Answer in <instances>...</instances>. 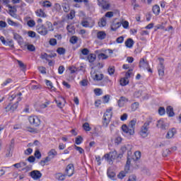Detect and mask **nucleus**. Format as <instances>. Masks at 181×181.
<instances>
[{
	"label": "nucleus",
	"mask_w": 181,
	"mask_h": 181,
	"mask_svg": "<svg viewBox=\"0 0 181 181\" xmlns=\"http://www.w3.org/2000/svg\"><path fill=\"white\" fill-rule=\"evenodd\" d=\"M166 113L168 114V117H174L175 112H173V107L172 106H168L166 108Z\"/></svg>",
	"instance_id": "obj_17"
},
{
	"label": "nucleus",
	"mask_w": 181,
	"mask_h": 181,
	"mask_svg": "<svg viewBox=\"0 0 181 181\" xmlns=\"http://www.w3.org/2000/svg\"><path fill=\"white\" fill-rule=\"evenodd\" d=\"M175 134H176V129L173 128L171 130H169L166 134L167 139H170V138H173V136H175Z\"/></svg>",
	"instance_id": "obj_13"
},
{
	"label": "nucleus",
	"mask_w": 181,
	"mask_h": 181,
	"mask_svg": "<svg viewBox=\"0 0 181 181\" xmlns=\"http://www.w3.org/2000/svg\"><path fill=\"white\" fill-rule=\"evenodd\" d=\"M28 120L33 127H39L40 125V119L37 116H30Z\"/></svg>",
	"instance_id": "obj_4"
},
{
	"label": "nucleus",
	"mask_w": 181,
	"mask_h": 181,
	"mask_svg": "<svg viewBox=\"0 0 181 181\" xmlns=\"http://www.w3.org/2000/svg\"><path fill=\"white\" fill-rule=\"evenodd\" d=\"M158 60L160 63L158 66V70H165V65H163L165 59L163 58H158Z\"/></svg>",
	"instance_id": "obj_21"
},
{
	"label": "nucleus",
	"mask_w": 181,
	"mask_h": 181,
	"mask_svg": "<svg viewBox=\"0 0 181 181\" xmlns=\"http://www.w3.org/2000/svg\"><path fill=\"white\" fill-rule=\"evenodd\" d=\"M139 67L140 69H146V70H148V69H149V62L144 58H141L139 61Z\"/></svg>",
	"instance_id": "obj_9"
},
{
	"label": "nucleus",
	"mask_w": 181,
	"mask_h": 181,
	"mask_svg": "<svg viewBox=\"0 0 181 181\" xmlns=\"http://www.w3.org/2000/svg\"><path fill=\"white\" fill-rule=\"evenodd\" d=\"M149 125H151V121H147L141 127L139 132L141 138H147L149 134H151V132L149 131Z\"/></svg>",
	"instance_id": "obj_2"
},
{
	"label": "nucleus",
	"mask_w": 181,
	"mask_h": 181,
	"mask_svg": "<svg viewBox=\"0 0 181 181\" xmlns=\"http://www.w3.org/2000/svg\"><path fill=\"white\" fill-rule=\"evenodd\" d=\"M129 80H128V78H122L120 79V86H122V87H125V86L129 84Z\"/></svg>",
	"instance_id": "obj_25"
},
{
	"label": "nucleus",
	"mask_w": 181,
	"mask_h": 181,
	"mask_svg": "<svg viewBox=\"0 0 181 181\" xmlns=\"http://www.w3.org/2000/svg\"><path fill=\"white\" fill-rule=\"evenodd\" d=\"M74 148L76 151H78V152H79V153H84V149H83V148L77 146L76 145L74 146Z\"/></svg>",
	"instance_id": "obj_51"
},
{
	"label": "nucleus",
	"mask_w": 181,
	"mask_h": 181,
	"mask_svg": "<svg viewBox=\"0 0 181 181\" xmlns=\"http://www.w3.org/2000/svg\"><path fill=\"white\" fill-rule=\"evenodd\" d=\"M119 28H121V23H113L111 25V30L115 32L117 31V29H119Z\"/></svg>",
	"instance_id": "obj_20"
},
{
	"label": "nucleus",
	"mask_w": 181,
	"mask_h": 181,
	"mask_svg": "<svg viewBox=\"0 0 181 181\" xmlns=\"http://www.w3.org/2000/svg\"><path fill=\"white\" fill-rule=\"evenodd\" d=\"M157 127H158V128H160L161 129H166V125L163 120L158 121Z\"/></svg>",
	"instance_id": "obj_28"
},
{
	"label": "nucleus",
	"mask_w": 181,
	"mask_h": 181,
	"mask_svg": "<svg viewBox=\"0 0 181 181\" xmlns=\"http://www.w3.org/2000/svg\"><path fill=\"white\" fill-rule=\"evenodd\" d=\"M52 159H53V157L48 155V156H47L44 160H40V165H41V166H45L46 163H47V162H50Z\"/></svg>",
	"instance_id": "obj_15"
},
{
	"label": "nucleus",
	"mask_w": 181,
	"mask_h": 181,
	"mask_svg": "<svg viewBox=\"0 0 181 181\" xmlns=\"http://www.w3.org/2000/svg\"><path fill=\"white\" fill-rule=\"evenodd\" d=\"M66 175H63L59 173L56 174V179H57V180L63 181L66 179Z\"/></svg>",
	"instance_id": "obj_27"
},
{
	"label": "nucleus",
	"mask_w": 181,
	"mask_h": 181,
	"mask_svg": "<svg viewBox=\"0 0 181 181\" xmlns=\"http://www.w3.org/2000/svg\"><path fill=\"white\" fill-rule=\"evenodd\" d=\"M110 122L111 120H110L108 118L103 117V127L107 128V127H108V124H110Z\"/></svg>",
	"instance_id": "obj_32"
},
{
	"label": "nucleus",
	"mask_w": 181,
	"mask_h": 181,
	"mask_svg": "<svg viewBox=\"0 0 181 181\" xmlns=\"http://www.w3.org/2000/svg\"><path fill=\"white\" fill-rule=\"evenodd\" d=\"M69 42L72 45H76V43H77V42H78V37H77V36H76V35H74V36L71 37Z\"/></svg>",
	"instance_id": "obj_31"
},
{
	"label": "nucleus",
	"mask_w": 181,
	"mask_h": 181,
	"mask_svg": "<svg viewBox=\"0 0 181 181\" xmlns=\"http://www.w3.org/2000/svg\"><path fill=\"white\" fill-rule=\"evenodd\" d=\"M17 63L18 64L19 67H21V69H26V65L25 64H23V62H22V61L20 60H17Z\"/></svg>",
	"instance_id": "obj_52"
},
{
	"label": "nucleus",
	"mask_w": 181,
	"mask_h": 181,
	"mask_svg": "<svg viewBox=\"0 0 181 181\" xmlns=\"http://www.w3.org/2000/svg\"><path fill=\"white\" fill-rule=\"evenodd\" d=\"M136 124V119H134L130 121L129 126L127 124H123L122 126V129L124 134L127 135H134L135 134V125Z\"/></svg>",
	"instance_id": "obj_1"
},
{
	"label": "nucleus",
	"mask_w": 181,
	"mask_h": 181,
	"mask_svg": "<svg viewBox=\"0 0 181 181\" xmlns=\"http://www.w3.org/2000/svg\"><path fill=\"white\" fill-rule=\"evenodd\" d=\"M35 13H36L37 16H38L39 18H46V16H47L46 13H45V11H43V10H42V8L37 10L35 11Z\"/></svg>",
	"instance_id": "obj_14"
},
{
	"label": "nucleus",
	"mask_w": 181,
	"mask_h": 181,
	"mask_svg": "<svg viewBox=\"0 0 181 181\" xmlns=\"http://www.w3.org/2000/svg\"><path fill=\"white\" fill-rule=\"evenodd\" d=\"M98 59H101L102 60H105L108 59V57L107 56V54L104 53H100L98 54Z\"/></svg>",
	"instance_id": "obj_47"
},
{
	"label": "nucleus",
	"mask_w": 181,
	"mask_h": 181,
	"mask_svg": "<svg viewBox=\"0 0 181 181\" xmlns=\"http://www.w3.org/2000/svg\"><path fill=\"white\" fill-rule=\"evenodd\" d=\"M12 78H7L6 81H4V83L1 84L3 87H5V86H8V84H11L12 83Z\"/></svg>",
	"instance_id": "obj_43"
},
{
	"label": "nucleus",
	"mask_w": 181,
	"mask_h": 181,
	"mask_svg": "<svg viewBox=\"0 0 181 181\" xmlns=\"http://www.w3.org/2000/svg\"><path fill=\"white\" fill-rule=\"evenodd\" d=\"M6 156V158H11V156H12V149L11 148L7 149Z\"/></svg>",
	"instance_id": "obj_59"
},
{
	"label": "nucleus",
	"mask_w": 181,
	"mask_h": 181,
	"mask_svg": "<svg viewBox=\"0 0 181 181\" xmlns=\"http://www.w3.org/2000/svg\"><path fill=\"white\" fill-rule=\"evenodd\" d=\"M152 11L155 15L158 16L160 13V7L158 4H156L153 6Z\"/></svg>",
	"instance_id": "obj_19"
},
{
	"label": "nucleus",
	"mask_w": 181,
	"mask_h": 181,
	"mask_svg": "<svg viewBox=\"0 0 181 181\" xmlns=\"http://www.w3.org/2000/svg\"><path fill=\"white\" fill-rule=\"evenodd\" d=\"M94 93L95 95H101V94H103V91H101V89L100 88L94 89Z\"/></svg>",
	"instance_id": "obj_56"
},
{
	"label": "nucleus",
	"mask_w": 181,
	"mask_h": 181,
	"mask_svg": "<svg viewBox=\"0 0 181 181\" xmlns=\"http://www.w3.org/2000/svg\"><path fill=\"white\" fill-rule=\"evenodd\" d=\"M107 73H109V74L110 76H112V74H114V73H115V66H110L107 69Z\"/></svg>",
	"instance_id": "obj_39"
},
{
	"label": "nucleus",
	"mask_w": 181,
	"mask_h": 181,
	"mask_svg": "<svg viewBox=\"0 0 181 181\" xmlns=\"http://www.w3.org/2000/svg\"><path fill=\"white\" fill-rule=\"evenodd\" d=\"M42 6L44 8H51L52 4L49 1H45L42 2Z\"/></svg>",
	"instance_id": "obj_36"
},
{
	"label": "nucleus",
	"mask_w": 181,
	"mask_h": 181,
	"mask_svg": "<svg viewBox=\"0 0 181 181\" xmlns=\"http://www.w3.org/2000/svg\"><path fill=\"white\" fill-rule=\"evenodd\" d=\"M25 46H27V49L29 52H35L36 50V47H35V45L32 44L27 45Z\"/></svg>",
	"instance_id": "obj_35"
},
{
	"label": "nucleus",
	"mask_w": 181,
	"mask_h": 181,
	"mask_svg": "<svg viewBox=\"0 0 181 181\" xmlns=\"http://www.w3.org/2000/svg\"><path fill=\"white\" fill-rule=\"evenodd\" d=\"M117 151H110L109 153L105 154L103 158H105V159L110 163V162H112V160L117 159Z\"/></svg>",
	"instance_id": "obj_3"
},
{
	"label": "nucleus",
	"mask_w": 181,
	"mask_h": 181,
	"mask_svg": "<svg viewBox=\"0 0 181 181\" xmlns=\"http://www.w3.org/2000/svg\"><path fill=\"white\" fill-rule=\"evenodd\" d=\"M13 39L18 42L20 46H22V45H23V38L22 37V36H21L19 34L16 33H13Z\"/></svg>",
	"instance_id": "obj_10"
},
{
	"label": "nucleus",
	"mask_w": 181,
	"mask_h": 181,
	"mask_svg": "<svg viewBox=\"0 0 181 181\" xmlns=\"http://www.w3.org/2000/svg\"><path fill=\"white\" fill-rule=\"evenodd\" d=\"M57 52L58 54H64L66 53V49H64L63 47H59L57 49Z\"/></svg>",
	"instance_id": "obj_40"
},
{
	"label": "nucleus",
	"mask_w": 181,
	"mask_h": 181,
	"mask_svg": "<svg viewBox=\"0 0 181 181\" xmlns=\"http://www.w3.org/2000/svg\"><path fill=\"white\" fill-rule=\"evenodd\" d=\"M105 16L106 18H112L114 16V12L112 11H108L105 13Z\"/></svg>",
	"instance_id": "obj_62"
},
{
	"label": "nucleus",
	"mask_w": 181,
	"mask_h": 181,
	"mask_svg": "<svg viewBox=\"0 0 181 181\" xmlns=\"http://www.w3.org/2000/svg\"><path fill=\"white\" fill-rule=\"evenodd\" d=\"M116 42H117V43H123L124 42V37L120 36V37H117L116 40Z\"/></svg>",
	"instance_id": "obj_64"
},
{
	"label": "nucleus",
	"mask_w": 181,
	"mask_h": 181,
	"mask_svg": "<svg viewBox=\"0 0 181 181\" xmlns=\"http://www.w3.org/2000/svg\"><path fill=\"white\" fill-rule=\"evenodd\" d=\"M36 30L37 33L42 35V36H46L47 35V28L43 24H38L36 26Z\"/></svg>",
	"instance_id": "obj_5"
},
{
	"label": "nucleus",
	"mask_w": 181,
	"mask_h": 181,
	"mask_svg": "<svg viewBox=\"0 0 181 181\" xmlns=\"http://www.w3.org/2000/svg\"><path fill=\"white\" fill-rule=\"evenodd\" d=\"M27 24H28V26H29V28H33V26L36 25V23L33 20H30L28 21Z\"/></svg>",
	"instance_id": "obj_48"
},
{
	"label": "nucleus",
	"mask_w": 181,
	"mask_h": 181,
	"mask_svg": "<svg viewBox=\"0 0 181 181\" xmlns=\"http://www.w3.org/2000/svg\"><path fill=\"white\" fill-rule=\"evenodd\" d=\"M50 104V101H47L40 105V108L45 109L47 108V106Z\"/></svg>",
	"instance_id": "obj_50"
},
{
	"label": "nucleus",
	"mask_w": 181,
	"mask_h": 181,
	"mask_svg": "<svg viewBox=\"0 0 181 181\" xmlns=\"http://www.w3.org/2000/svg\"><path fill=\"white\" fill-rule=\"evenodd\" d=\"M49 45L51 46H56V45H57V40H56V38H51L49 40Z\"/></svg>",
	"instance_id": "obj_45"
},
{
	"label": "nucleus",
	"mask_w": 181,
	"mask_h": 181,
	"mask_svg": "<svg viewBox=\"0 0 181 181\" xmlns=\"http://www.w3.org/2000/svg\"><path fill=\"white\" fill-rule=\"evenodd\" d=\"M45 83L48 87V88H49L50 90H52V91H54V90H56V88L54 87H53V83H52V81L46 79L45 80Z\"/></svg>",
	"instance_id": "obj_29"
},
{
	"label": "nucleus",
	"mask_w": 181,
	"mask_h": 181,
	"mask_svg": "<svg viewBox=\"0 0 181 181\" xmlns=\"http://www.w3.org/2000/svg\"><path fill=\"white\" fill-rule=\"evenodd\" d=\"M98 6H101L105 11H110V8L111 7V4L107 0H98Z\"/></svg>",
	"instance_id": "obj_6"
},
{
	"label": "nucleus",
	"mask_w": 181,
	"mask_h": 181,
	"mask_svg": "<svg viewBox=\"0 0 181 181\" xmlns=\"http://www.w3.org/2000/svg\"><path fill=\"white\" fill-rule=\"evenodd\" d=\"M75 13H76V11H74V10L71 11L69 14H68V19H71V20L74 19Z\"/></svg>",
	"instance_id": "obj_46"
},
{
	"label": "nucleus",
	"mask_w": 181,
	"mask_h": 181,
	"mask_svg": "<svg viewBox=\"0 0 181 181\" xmlns=\"http://www.w3.org/2000/svg\"><path fill=\"white\" fill-rule=\"evenodd\" d=\"M104 78V74H96L95 76L93 77V80H95L96 81H101Z\"/></svg>",
	"instance_id": "obj_24"
},
{
	"label": "nucleus",
	"mask_w": 181,
	"mask_h": 181,
	"mask_svg": "<svg viewBox=\"0 0 181 181\" xmlns=\"http://www.w3.org/2000/svg\"><path fill=\"white\" fill-rule=\"evenodd\" d=\"M64 67L63 66H59V67L58 68V73L59 74H63V73L64 72Z\"/></svg>",
	"instance_id": "obj_63"
},
{
	"label": "nucleus",
	"mask_w": 181,
	"mask_h": 181,
	"mask_svg": "<svg viewBox=\"0 0 181 181\" xmlns=\"http://www.w3.org/2000/svg\"><path fill=\"white\" fill-rule=\"evenodd\" d=\"M28 35L29 37H36V33L35 31H28Z\"/></svg>",
	"instance_id": "obj_61"
},
{
	"label": "nucleus",
	"mask_w": 181,
	"mask_h": 181,
	"mask_svg": "<svg viewBox=\"0 0 181 181\" xmlns=\"http://www.w3.org/2000/svg\"><path fill=\"white\" fill-rule=\"evenodd\" d=\"M166 112V110H165V107H160L159 109H158V114L160 115H165Z\"/></svg>",
	"instance_id": "obj_44"
},
{
	"label": "nucleus",
	"mask_w": 181,
	"mask_h": 181,
	"mask_svg": "<svg viewBox=\"0 0 181 181\" xmlns=\"http://www.w3.org/2000/svg\"><path fill=\"white\" fill-rule=\"evenodd\" d=\"M63 8V11L66 13L69 12V11H70V6H69L68 4H65L62 6Z\"/></svg>",
	"instance_id": "obj_57"
},
{
	"label": "nucleus",
	"mask_w": 181,
	"mask_h": 181,
	"mask_svg": "<svg viewBox=\"0 0 181 181\" xmlns=\"http://www.w3.org/2000/svg\"><path fill=\"white\" fill-rule=\"evenodd\" d=\"M99 26L100 28H104L107 25V19L105 18H102L100 21L98 23Z\"/></svg>",
	"instance_id": "obj_30"
},
{
	"label": "nucleus",
	"mask_w": 181,
	"mask_h": 181,
	"mask_svg": "<svg viewBox=\"0 0 181 181\" xmlns=\"http://www.w3.org/2000/svg\"><path fill=\"white\" fill-rule=\"evenodd\" d=\"M8 8L10 13H15V12H16V7L15 6H12L11 5L8 6Z\"/></svg>",
	"instance_id": "obj_54"
},
{
	"label": "nucleus",
	"mask_w": 181,
	"mask_h": 181,
	"mask_svg": "<svg viewBox=\"0 0 181 181\" xmlns=\"http://www.w3.org/2000/svg\"><path fill=\"white\" fill-rule=\"evenodd\" d=\"M34 156L37 158V159H40V158H42V153H40V151L39 150H36L35 153H34Z\"/></svg>",
	"instance_id": "obj_41"
},
{
	"label": "nucleus",
	"mask_w": 181,
	"mask_h": 181,
	"mask_svg": "<svg viewBox=\"0 0 181 181\" xmlns=\"http://www.w3.org/2000/svg\"><path fill=\"white\" fill-rule=\"evenodd\" d=\"M112 108L110 107L106 110L103 115V118H108L110 120H111V118H112Z\"/></svg>",
	"instance_id": "obj_12"
},
{
	"label": "nucleus",
	"mask_w": 181,
	"mask_h": 181,
	"mask_svg": "<svg viewBox=\"0 0 181 181\" xmlns=\"http://www.w3.org/2000/svg\"><path fill=\"white\" fill-rule=\"evenodd\" d=\"M96 56L95 54H90L87 57V59L88 60L89 63H94L95 62Z\"/></svg>",
	"instance_id": "obj_23"
},
{
	"label": "nucleus",
	"mask_w": 181,
	"mask_h": 181,
	"mask_svg": "<svg viewBox=\"0 0 181 181\" xmlns=\"http://www.w3.org/2000/svg\"><path fill=\"white\" fill-rule=\"evenodd\" d=\"M96 36L99 40H104L107 37V33H105V31H98Z\"/></svg>",
	"instance_id": "obj_11"
},
{
	"label": "nucleus",
	"mask_w": 181,
	"mask_h": 181,
	"mask_svg": "<svg viewBox=\"0 0 181 181\" xmlns=\"http://www.w3.org/2000/svg\"><path fill=\"white\" fill-rule=\"evenodd\" d=\"M134 40H132V38H128L125 42L124 45L127 47H129V49H131L133 46H134Z\"/></svg>",
	"instance_id": "obj_16"
},
{
	"label": "nucleus",
	"mask_w": 181,
	"mask_h": 181,
	"mask_svg": "<svg viewBox=\"0 0 181 181\" xmlns=\"http://www.w3.org/2000/svg\"><path fill=\"white\" fill-rule=\"evenodd\" d=\"M81 25L83 26V28H90V23H88L87 21H82Z\"/></svg>",
	"instance_id": "obj_55"
},
{
	"label": "nucleus",
	"mask_w": 181,
	"mask_h": 181,
	"mask_svg": "<svg viewBox=\"0 0 181 181\" xmlns=\"http://www.w3.org/2000/svg\"><path fill=\"white\" fill-rule=\"evenodd\" d=\"M18 108V103H14L13 105H8L6 107V111H15Z\"/></svg>",
	"instance_id": "obj_18"
},
{
	"label": "nucleus",
	"mask_w": 181,
	"mask_h": 181,
	"mask_svg": "<svg viewBox=\"0 0 181 181\" xmlns=\"http://www.w3.org/2000/svg\"><path fill=\"white\" fill-rule=\"evenodd\" d=\"M83 128L84 131H86V132L91 131V128L90 127V124H88V122H85L83 124Z\"/></svg>",
	"instance_id": "obj_33"
},
{
	"label": "nucleus",
	"mask_w": 181,
	"mask_h": 181,
	"mask_svg": "<svg viewBox=\"0 0 181 181\" xmlns=\"http://www.w3.org/2000/svg\"><path fill=\"white\" fill-rule=\"evenodd\" d=\"M81 142H83V137L81 136H78L76 138L75 143L76 144V145H80Z\"/></svg>",
	"instance_id": "obj_37"
},
{
	"label": "nucleus",
	"mask_w": 181,
	"mask_h": 181,
	"mask_svg": "<svg viewBox=\"0 0 181 181\" xmlns=\"http://www.w3.org/2000/svg\"><path fill=\"white\" fill-rule=\"evenodd\" d=\"M131 74H132V69H129L125 74L124 78H129L131 77Z\"/></svg>",
	"instance_id": "obj_53"
},
{
	"label": "nucleus",
	"mask_w": 181,
	"mask_h": 181,
	"mask_svg": "<svg viewBox=\"0 0 181 181\" xmlns=\"http://www.w3.org/2000/svg\"><path fill=\"white\" fill-rule=\"evenodd\" d=\"M65 173L66 176L71 177V175H74V165L73 164H69L65 169Z\"/></svg>",
	"instance_id": "obj_7"
},
{
	"label": "nucleus",
	"mask_w": 181,
	"mask_h": 181,
	"mask_svg": "<svg viewBox=\"0 0 181 181\" xmlns=\"http://www.w3.org/2000/svg\"><path fill=\"white\" fill-rule=\"evenodd\" d=\"M30 176L34 180H39L42 177V173L37 170H33L30 173Z\"/></svg>",
	"instance_id": "obj_8"
},
{
	"label": "nucleus",
	"mask_w": 181,
	"mask_h": 181,
	"mask_svg": "<svg viewBox=\"0 0 181 181\" xmlns=\"http://www.w3.org/2000/svg\"><path fill=\"white\" fill-rule=\"evenodd\" d=\"M46 25L47 26L48 30H49L50 32H52L53 30H54V28H53V24H52L50 21H47Z\"/></svg>",
	"instance_id": "obj_34"
},
{
	"label": "nucleus",
	"mask_w": 181,
	"mask_h": 181,
	"mask_svg": "<svg viewBox=\"0 0 181 181\" xmlns=\"http://www.w3.org/2000/svg\"><path fill=\"white\" fill-rule=\"evenodd\" d=\"M135 156V160H138V159H141V152L140 151H136L134 153Z\"/></svg>",
	"instance_id": "obj_60"
},
{
	"label": "nucleus",
	"mask_w": 181,
	"mask_h": 181,
	"mask_svg": "<svg viewBox=\"0 0 181 181\" xmlns=\"http://www.w3.org/2000/svg\"><path fill=\"white\" fill-rule=\"evenodd\" d=\"M81 54H80V59H84V57H82L83 56H88L89 53H90V50L87 48H83L81 49Z\"/></svg>",
	"instance_id": "obj_22"
},
{
	"label": "nucleus",
	"mask_w": 181,
	"mask_h": 181,
	"mask_svg": "<svg viewBox=\"0 0 181 181\" xmlns=\"http://www.w3.org/2000/svg\"><path fill=\"white\" fill-rule=\"evenodd\" d=\"M139 107V103L138 102H135L132 104V111H136V109Z\"/></svg>",
	"instance_id": "obj_38"
},
{
	"label": "nucleus",
	"mask_w": 181,
	"mask_h": 181,
	"mask_svg": "<svg viewBox=\"0 0 181 181\" xmlns=\"http://www.w3.org/2000/svg\"><path fill=\"white\" fill-rule=\"evenodd\" d=\"M32 152H33V149H32L31 148H28L24 151V153L25 155L29 156V155H32Z\"/></svg>",
	"instance_id": "obj_49"
},
{
	"label": "nucleus",
	"mask_w": 181,
	"mask_h": 181,
	"mask_svg": "<svg viewBox=\"0 0 181 181\" xmlns=\"http://www.w3.org/2000/svg\"><path fill=\"white\" fill-rule=\"evenodd\" d=\"M125 176H127V173L125 171H121L119 175H117V177L119 179H124V177H125Z\"/></svg>",
	"instance_id": "obj_42"
},
{
	"label": "nucleus",
	"mask_w": 181,
	"mask_h": 181,
	"mask_svg": "<svg viewBox=\"0 0 181 181\" xmlns=\"http://www.w3.org/2000/svg\"><path fill=\"white\" fill-rule=\"evenodd\" d=\"M168 155H170V150L165 149V151H163V156H164V158H166V156H168Z\"/></svg>",
	"instance_id": "obj_58"
},
{
	"label": "nucleus",
	"mask_w": 181,
	"mask_h": 181,
	"mask_svg": "<svg viewBox=\"0 0 181 181\" xmlns=\"http://www.w3.org/2000/svg\"><path fill=\"white\" fill-rule=\"evenodd\" d=\"M48 155L54 159V156H57V151L54 148H52L48 152Z\"/></svg>",
	"instance_id": "obj_26"
}]
</instances>
